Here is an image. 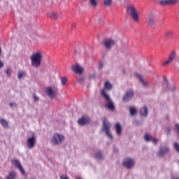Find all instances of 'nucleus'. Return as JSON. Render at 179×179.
<instances>
[{"instance_id":"7","label":"nucleus","mask_w":179,"mask_h":179,"mask_svg":"<svg viewBox=\"0 0 179 179\" xmlns=\"http://www.w3.org/2000/svg\"><path fill=\"white\" fill-rule=\"evenodd\" d=\"M102 44L106 50L110 51V50H111V48H113L115 44H117V41L113 38H108L102 41Z\"/></svg>"},{"instance_id":"26","label":"nucleus","mask_w":179,"mask_h":179,"mask_svg":"<svg viewBox=\"0 0 179 179\" xmlns=\"http://www.w3.org/2000/svg\"><path fill=\"white\" fill-rule=\"evenodd\" d=\"M103 4L107 8H110L113 5V0H103Z\"/></svg>"},{"instance_id":"39","label":"nucleus","mask_w":179,"mask_h":179,"mask_svg":"<svg viewBox=\"0 0 179 179\" xmlns=\"http://www.w3.org/2000/svg\"><path fill=\"white\" fill-rule=\"evenodd\" d=\"M164 83H165L166 86H169V80H167L166 78H164Z\"/></svg>"},{"instance_id":"29","label":"nucleus","mask_w":179,"mask_h":179,"mask_svg":"<svg viewBox=\"0 0 179 179\" xmlns=\"http://www.w3.org/2000/svg\"><path fill=\"white\" fill-rule=\"evenodd\" d=\"M4 73H6V76L10 78V75L12 73V69L10 67H8L5 71Z\"/></svg>"},{"instance_id":"32","label":"nucleus","mask_w":179,"mask_h":179,"mask_svg":"<svg viewBox=\"0 0 179 179\" xmlns=\"http://www.w3.org/2000/svg\"><path fill=\"white\" fill-rule=\"evenodd\" d=\"M68 82V79H66L65 77H62L61 78V83L62 86H65L66 85V83Z\"/></svg>"},{"instance_id":"10","label":"nucleus","mask_w":179,"mask_h":179,"mask_svg":"<svg viewBox=\"0 0 179 179\" xmlns=\"http://www.w3.org/2000/svg\"><path fill=\"white\" fill-rule=\"evenodd\" d=\"M11 163L13 166L16 167V169H17L20 171V173H22V176H26V172L24 171L23 166H22V164L20 163V160L13 159L11 161Z\"/></svg>"},{"instance_id":"33","label":"nucleus","mask_w":179,"mask_h":179,"mask_svg":"<svg viewBox=\"0 0 179 179\" xmlns=\"http://www.w3.org/2000/svg\"><path fill=\"white\" fill-rule=\"evenodd\" d=\"M26 74L24 72L18 71L17 78L18 79H23V76H24Z\"/></svg>"},{"instance_id":"19","label":"nucleus","mask_w":179,"mask_h":179,"mask_svg":"<svg viewBox=\"0 0 179 179\" xmlns=\"http://www.w3.org/2000/svg\"><path fill=\"white\" fill-rule=\"evenodd\" d=\"M115 132L117 136H121L122 135V126L120 123H116L115 124Z\"/></svg>"},{"instance_id":"14","label":"nucleus","mask_w":179,"mask_h":179,"mask_svg":"<svg viewBox=\"0 0 179 179\" xmlns=\"http://www.w3.org/2000/svg\"><path fill=\"white\" fill-rule=\"evenodd\" d=\"M90 117L89 116H83L79 120L78 124L81 126L87 125V124L90 123Z\"/></svg>"},{"instance_id":"27","label":"nucleus","mask_w":179,"mask_h":179,"mask_svg":"<svg viewBox=\"0 0 179 179\" xmlns=\"http://www.w3.org/2000/svg\"><path fill=\"white\" fill-rule=\"evenodd\" d=\"M153 138V136L149 134H146L144 135V140L145 142H152V139Z\"/></svg>"},{"instance_id":"45","label":"nucleus","mask_w":179,"mask_h":179,"mask_svg":"<svg viewBox=\"0 0 179 179\" xmlns=\"http://www.w3.org/2000/svg\"><path fill=\"white\" fill-rule=\"evenodd\" d=\"M10 106H13V104L12 103H10Z\"/></svg>"},{"instance_id":"16","label":"nucleus","mask_w":179,"mask_h":179,"mask_svg":"<svg viewBox=\"0 0 179 179\" xmlns=\"http://www.w3.org/2000/svg\"><path fill=\"white\" fill-rule=\"evenodd\" d=\"M134 97V90H129L123 96V101H129Z\"/></svg>"},{"instance_id":"8","label":"nucleus","mask_w":179,"mask_h":179,"mask_svg":"<svg viewBox=\"0 0 179 179\" xmlns=\"http://www.w3.org/2000/svg\"><path fill=\"white\" fill-rule=\"evenodd\" d=\"M122 165L126 169H128V170H131L135 166V159L131 157H127L124 159Z\"/></svg>"},{"instance_id":"41","label":"nucleus","mask_w":179,"mask_h":179,"mask_svg":"<svg viewBox=\"0 0 179 179\" xmlns=\"http://www.w3.org/2000/svg\"><path fill=\"white\" fill-rule=\"evenodd\" d=\"M2 68H3V62H2L0 60V69H2Z\"/></svg>"},{"instance_id":"3","label":"nucleus","mask_w":179,"mask_h":179,"mask_svg":"<svg viewBox=\"0 0 179 179\" xmlns=\"http://www.w3.org/2000/svg\"><path fill=\"white\" fill-rule=\"evenodd\" d=\"M127 13L131 17L134 22H139V12L136 9V7L134 4H129L126 8Z\"/></svg>"},{"instance_id":"35","label":"nucleus","mask_w":179,"mask_h":179,"mask_svg":"<svg viewBox=\"0 0 179 179\" xmlns=\"http://www.w3.org/2000/svg\"><path fill=\"white\" fill-rule=\"evenodd\" d=\"M151 142H152L154 145H157V143H159V139L155 138V137H152Z\"/></svg>"},{"instance_id":"12","label":"nucleus","mask_w":179,"mask_h":179,"mask_svg":"<svg viewBox=\"0 0 179 179\" xmlns=\"http://www.w3.org/2000/svg\"><path fill=\"white\" fill-rule=\"evenodd\" d=\"M176 55H177L176 51L171 52L169 55V59H167L162 64V66H167V65H170V64H171L174 61V59H176Z\"/></svg>"},{"instance_id":"17","label":"nucleus","mask_w":179,"mask_h":179,"mask_svg":"<svg viewBox=\"0 0 179 179\" xmlns=\"http://www.w3.org/2000/svg\"><path fill=\"white\" fill-rule=\"evenodd\" d=\"M93 157H94L96 160H103L104 159V154L101 150H96L94 152Z\"/></svg>"},{"instance_id":"42","label":"nucleus","mask_w":179,"mask_h":179,"mask_svg":"<svg viewBox=\"0 0 179 179\" xmlns=\"http://www.w3.org/2000/svg\"><path fill=\"white\" fill-rule=\"evenodd\" d=\"M38 100V97L36 95H34V101H37Z\"/></svg>"},{"instance_id":"28","label":"nucleus","mask_w":179,"mask_h":179,"mask_svg":"<svg viewBox=\"0 0 179 179\" xmlns=\"http://www.w3.org/2000/svg\"><path fill=\"white\" fill-rule=\"evenodd\" d=\"M0 122L2 125V127H3V128H8V121H6L5 119L3 118H1L0 119Z\"/></svg>"},{"instance_id":"37","label":"nucleus","mask_w":179,"mask_h":179,"mask_svg":"<svg viewBox=\"0 0 179 179\" xmlns=\"http://www.w3.org/2000/svg\"><path fill=\"white\" fill-rule=\"evenodd\" d=\"M59 177L60 179H69V176H68L67 175H60Z\"/></svg>"},{"instance_id":"6","label":"nucleus","mask_w":179,"mask_h":179,"mask_svg":"<svg viewBox=\"0 0 179 179\" xmlns=\"http://www.w3.org/2000/svg\"><path fill=\"white\" fill-rule=\"evenodd\" d=\"M45 93L50 99H55L57 93H58V88L55 85L48 87L45 89Z\"/></svg>"},{"instance_id":"15","label":"nucleus","mask_w":179,"mask_h":179,"mask_svg":"<svg viewBox=\"0 0 179 179\" xmlns=\"http://www.w3.org/2000/svg\"><path fill=\"white\" fill-rule=\"evenodd\" d=\"M169 151L170 148H169V147L167 146L160 147L159 150L157 152V156L159 157H163V156H164V155H166V153H169Z\"/></svg>"},{"instance_id":"34","label":"nucleus","mask_w":179,"mask_h":179,"mask_svg":"<svg viewBox=\"0 0 179 179\" xmlns=\"http://www.w3.org/2000/svg\"><path fill=\"white\" fill-rule=\"evenodd\" d=\"M77 80L78 82V83H83V81L85 80V78H83V76H80L78 78Z\"/></svg>"},{"instance_id":"21","label":"nucleus","mask_w":179,"mask_h":179,"mask_svg":"<svg viewBox=\"0 0 179 179\" xmlns=\"http://www.w3.org/2000/svg\"><path fill=\"white\" fill-rule=\"evenodd\" d=\"M48 16L50 19H52L53 20H57V19L59 17V13H57V12L48 13Z\"/></svg>"},{"instance_id":"18","label":"nucleus","mask_w":179,"mask_h":179,"mask_svg":"<svg viewBox=\"0 0 179 179\" xmlns=\"http://www.w3.org/2000/svg\"><path fill=\"white\" fill-rule=\"evenodd\" d=\"M177 0H161L159 1L160 5L164 6V5H174V3H177Z\"/></svg>"},{"instance_id":"46","label":"nucleus","mask_w":179,"mask_h":179,"mask_svg":"<svg viewBox=\"0 0 179 179\" xmlns=\"http://www.w3.org/2000/svg\"><path fill=\"white\" fill-rule=\"evenodd\" d=\"M0 53H1V47H0Z\"/></svg>"},{"instance_id":"22","label":"nucleus","mask_w":179,"mask_h":179,"mask_svg":"<svg viewBox=\"0 0 179 179\" xmlns=\"http://www.w3.org/2000/svg\"><path fill=\"white\" fill-rule=\"evenodd\" d=\"M140 114L142 117H148V114H149V111L148 110V108L146 106H143L140 109Z\"/></svg>"},{"instance_id":"13","label":"nucleus","mask_w":179,"mask_h":179,"mask_svg":"<svg viewBox=\"0 0 179 179\" xmlns=\"http://www.w3.org/2000/svg\"><path fill=\"white\" fill-rule=\"evenodd\" d=\"M71 69L73 71V72H75V73H78V75H82L84 71L83 67H82L78 64L73 65L71 66Z\"/></svg>"},{"instance_id":"20","label":"nucleus","mask_w":179,"mask_h":179,"mask_svg":"<svg viewBox=\"0 0 179 179\" xmlns=\"http://www.w3.org/2000/svg\"><path fill=\"white\" fill-rule=\"evenodd\" d=\"M148 24L150 26H154L155 25V14L152 13H150L148 15Z\"/></svg>"},{"instance_id":"38","label":"nucleus","mask_w":179,"mask_h":179,"mask_svg":"<svg viewBox=\"0 0 179 179\" xmlns=\"http://www.w3.org/2000/svg\"><path fill=\"white\" fill-rule=\"evenodd\" d=\"M71 30H73V29H76V22L71 23Z\"/></svg>"},{"instance_id":"25","label":"nucleus","mask_w":179,"mask_h":179,"mask_svg":"<svg viewBox=\"0 0 179 179\" xmlns=\"http://www.w3.org/2000/svg\"><path fill=\"white\" fill-rule=\"evenodd\" d=\"M17 173L15 171H11L8 173L6 179H16Z\"/></svg>"},{"instance_id":"5","label":"nucleus","mask_w":179,"mask_h":179,"mask_svg":"<svg viewBox=\"0 0 179 179\" xmlns=\"http://www.w3.org/2000/svg\"><path fill=\"white\" fill-rule=\"evenodd\" d=\"M110 128H111V124L107 120H103L102 131L105 132L108 139H110L111 141H113V139H114V136H113V133H111V131H110Z\"/></svg>"},{"instance_id":"2","label":"nucleus","mask_w":179,"mask_h":179,"mask_svg":"<svg viewBox=\"0 0 179 179\" xmlns=\"http://www.w3.org/2000/svg\"><path fill=\"white\" fill-rule=\"evenodd\" d=\"M100 93L106 101L105 106L106 108L113 111L114 108H115V106H114V102L113 101V99H111V97H110V94H108L107 90H106V89H102L100 90Z\"/></svg>"},{"instance_id":"1","label":"nucleus","mask_w":179,"mask_h":179,"mask_svg":"<svg viewBox=\"0 0 179 179\" xmlns=\"http://www.w3.org/2000/svg\"><path fill=\"white\" fill-rule=\"evenodd\" d=\"M30 59L31 66H34V68H40L41 61L43 60V52L41 51L34 52L30 56Z\"/></svg>"},{"instance_id":"4","label":"nucleus","mask_w":179,"mask_h":179,"mask_svg":"<svg viewBox=\"0 0 179 179\" xmlns=\"http://www.w3.org/2000/svg\"><path fill=\"white\" fill-rule=\"evenodd\" d=\"M64 141H65V136L64 134L56 133L52 136L50 143L52 146H59L61 143H64Z\"/></svg>"},{"instance_id":"24","label":"nucleus","mask_w":179,"mask_h":179,"mask_svg":"<svg viewBox=\"0 0 179 179\" xmlns=\"http://www.w3.org/2000/svg\"><path fill=\"white\" fill-rule=\"evenodd\" d=\"M129 111H130V115L131 116L136 115V114H138V109H136L135 106L130 107Z\"/></svg>"},{"instance_id":"47","label":"nucleus","mask_w":179,"mask_h":179,"mask_svg":"<svg viewBox=\"0 0 179 179\" xmlns=\"http://www.w3.org/2000/svg\"><path fill=\"white\" fill-rule=\"evenodd\" d=\"M83 1H87V0H83Z\"/></svg>"},{"instance_id":"31","label":"nucleus","mask_w":179,"mask_h":179,"mask_svg":"<svg viewBox=\"0 0 179 179\" xmlns=\"http://www.w3.org/2000/svg\"><path fill=\"white\" fill-rule=\"evenodd\" d=\"M173 31H166L165 32V35L166 37H168V38H171V37H173Z\"/></svg>"},{"instance_id":"30","label":"nucleus","mask_w":179,"mask_h":179,"mask_svg":"<svg viewBox=\"0 0 179 179\" xmlns=\"http://www.w3.org/2000/svg\"><path fill=\"white\" fill-rule=\"evenodd\" d=\"M90 4L91 5L92 8H97V0H90Z\"/></svg>"},{"instance_id":"23","label":"nucleus","mask_w":179,"mask_h":179,"mask_svg":"<svg viewBox=\"0 0 179 179\" xmlns=\"http://www.w3.org/2000/svg\"><path fill=\"white\" fill-rule=\"evenodd\" d=\"M103 87L105 90H111L113 89V84L110 81H106L103 84Z\"/></svg>"},{"instance_id":"9","label":"nucleus","mask_w":179,"mask_h":179,"mask_svg":"<svg viewBox=\"0 0 179 179\" xmlns=\"http://www.w3.org/2000/svg\"><path fill=\"white\" fill-rule=\"evenodd\" d=\"M37 142V138L36 136L28 137L27 139V149H33L36 146Z\"/></svg>"},{"instance_id":"11","label":"nucleus","mask_w":179,"mask_h":179,"mask_svg":"<svg viewBox=\"0 0 179 179\" xmlns=\"http://www.w3.org/2000/svg\"><path fill=\"white\" fill-rule=\"evenodd\" d=\"M135 76L137 78V79H138L143 87H149V83L145 80L142 75L139 74L138 73H136Z\"/></svg>"},{"instance_id":"40","label":"nucleus","mask_w":179,"mask_h":179,"mask_svg":"<svg viewBox=\"0 0 179 179\" xmlns=\"http://www.w3.org/2000/svg\"><path fill=\"white\" fill-rule=\"evenodd\" d=\"M170 90H171L172 92H174V90H176V87L174 85H171L170 87Z\"/></svg>"},{"instance_id":"43","label":"nucleus","mask_w":179,"mask_h":179,"mask_svg":"<svg viewBox=\"0 0 179 179\" xmlns=\"http://www.w3.org/2000/svg\"><path fill=\"white\" fill-rule=\"evenodd\" d=\"M90 79H93V78H94V75L90 76Z\"/></svg>"},{"instance_id":"44","label":"nucleus","mask_w":179,"mask_h":179,"mask_svg":"<svg viewBox=\"0 0 179 179\" xmlns=\"http://www.w3.org/2000/svg\"><path fill=\"white\" fill-rule=\"evenodd\" d=\"M76 179H83V178H82V177H80V176H77V177L76 178Z\"/></svg>"},{"instance_id":"36","label":"nucleus","mask_w":179,"mask_h":179,"mask_svg":"<svg viewBox=\"0 0 179 179\" xmlns=\"http://www.w3.org/2000/svg\"><path fill=\"white\" fill-rule=\"evenodd\" d=\"M104 66V63L103 62H100L98 65V69H101Z\"/></svg>"}]
</instances>
